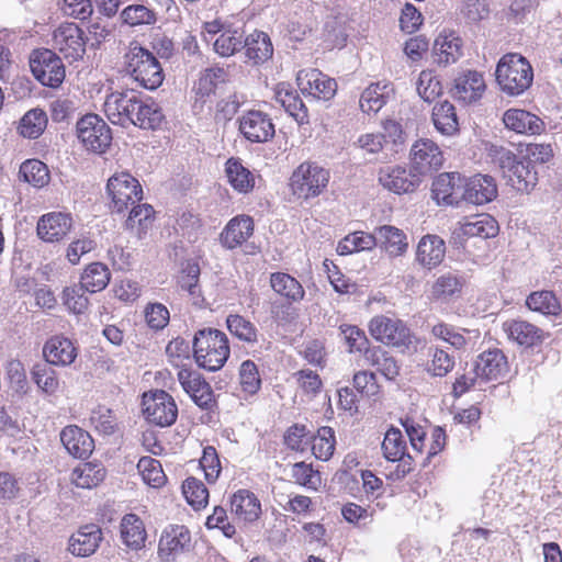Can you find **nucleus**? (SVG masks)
Wrapping results in <instances>:
<instances>
[{
	"label": "nucleus",
	"mask_w": 562,
	"mask_h": 562,
	"mask_svg": "<svg viewBox=\"0 0 562 562\" xmlns=\"http://www.w3.org/2000/svg\"><path fill=\"white\" fill-rule=\"evenodd\" d=\"M124 70L139 87L147 90H156L165 78L156 56L137 43H131L124 55Z\"/></svg>",
	"instance_id": "nucleus-1"
},
{
	"label": "nucleus",
	"mask_w": 562,
	"mask_h": 562,
	"mask_svg": "<svg viewBox=\"0 0 562 562\" xmlns=\"http://www.w3.org/2000/svg\"><path fill=\"white\" fill-rule=\"evenodd\" d=\"M193 353L199 367L209 371L220 370L231 353L226 334L214 328L200 329L193 338Z\"/></svg>",
	"instance_id": "nucleus-2"
},
{
	"label": "nucleus",
	"mask_w": 562,
	"mask_h": 562,
	"mask_svg": "<svg viewBox=\"0 0 562 562\" xmlns=\"http://www.w3.org/2000/svg\"><path fill=\"white\" fill-rule=\"evenodd\" d=\"M495 77L501 90L515 97L529 89L533 80V70L524 56L508 53L497 63Z\"/></svg>",
	"instance_id": "nucleus-3"
},
{
	"label": "nucleus",
	"mask_w": 562,
	"mask_h": 562,
	"mask_svg": "<svg viewBox=\"0 0 562 562\" xmlns=\"http://www.w3.org/2000/svg\"><path fill=\"white\" fill-rule=\"evenodd\" d=\"M329 170L316 162H302L290 178V187L299 199L308 200L318 196L327 188Z\"/></svg>",
	"instance_id": "nucleus-4"
},
{
	"label": "nucleus",
	"mask_w": 562,
	"mask_h": 562,
	"mask_svg": "<svg viewBox=\"0 0 562 562\" xmlns=\"http://www.w3.org/2000/svg\"><path fill=\"white\" fill-rule=\"evenodd\" d=\"M112 212L123 213L143 198V189L136 178L126 171L114 173L106 183Z\"/></svg>",
	"instance_id": "nucleus-5"
},
{
	"label": "nucleus",
	"mask_w": 562,
	"mask_h": 562,
	"mask_svg": "<svg viewBox=\"0 0 562 562\" xmlns=\"http://www.w3.org/2000/svg\"><path fill=\"white\" fill-rule=\"evenodd\" d=\"M77 137L87 150L103 154L112 142L109 125L97 114L82 116L76 125Z\"/></svg>",
	"instance_id": "nucleus-6"
},
{
	"label": "nucleus",
	"mask_w": 562,
	"mask_h": 562,
	"mask_svg": "<svg viewBox=\"0 0 562 562\" xmlns=\"http://www.w3.org/2000/svg\"><path fill=\"white\" fill-rule=\"evenodd\" d=\"M30 68L35 79L49 88L59 87L65 79L64 64L53 50L43 48L31 54Z\"/></svg>",
	"instance_id": "nucleus-7"
},
{
	"label": "nucleus",
	"mask_w": 562,
	"mask_h": 562,
	"mask_svg": "<svg viewBox=\"0 0 562 562\" xmlns=\"http://www.w3.org/2000/svg\"><path fill=\"white\" fill-rule=\"evenodd\" d=\"M205 33L213 41V48L222 57H229L243 48L244 31L218 20L204 24Z\"/></svg>",
	"instance_id": "nucleus-8"
},
{
	"label": "nucleus",
	"mask_w": 562,
	"mask_h": 562,
	"mask_svg": "<svg viewBox=\"0 0 562 562\" xmlns=\"http://www.w3.org/2000/svg\"><path fill=\"white\" fill-rule=\"evenodd\" d=\"M369 330L374 339L385 345L407 349L412 344L411 330L400 319L375 316L370 322Z\"/></svg>",
	"instance_id": "nucleus-9"
},
{
	"label": "nucleus",
	"mask_w": 562,
	"mask_h": 562,
	"mask_svg": "<svg viewBox=\"0 0 562 562\" xmlns=\"http://www.w3.org/2000/svg\"><path fill=\"white\" fill-rule=\"evenodd\" d=\"M381 448L387 461L400 462L390 479L401 480L413 470V457L406 452V441L398 428L392 427L386 431Z\"/></svg>",
	"instance_id": "nucleus-10"
},
{
	"label": "nucleus",
	"mask_w": 562,
	"mask_h": 562,
	"mask_svg": "<svg viewBox=\"0 0 562 562\" xmlns=\"http://www.w3.org/2000/svg\"><path fill=\"white\" fill-rule=\"evenodd\" d=\"M143 412L146 419L160 427L172 425L178 416V407L170 394L158 390L143 396Z\"/></svg>",
	"instance_id": "nucleus-11"
},
{
	"label": "nucleus",
	"mask_w": 562,
	"mask_h": 562,
	"mask_svg": "<svg viewBox=\"0 0 562 562\" xmlns=\"http://www.w3.org/2000/svg\"><path fill=\"white\" fill-rule=\"evenodd\" d=\"M411 168L419 176L430 175L441 168L443 155L439 146L431 139H417L409 151Z\"/></svg>",
	"instance_id": "nucleus-12"
},
{
	"label": "nucleus",
	"mask_w": 562,
	"mask_h": 562,
	"mask_svg": "<svg viewBox=\"0 0 562 562\" xmlns=\"http://www.w3.org/2000/svg\"><path fill=\"white\" fill-rule=\"evenodd\" d=\"M52 43L53 47L69 61L78 60L86 52L83 32L75 23L59 25L53 33Z\"/></svg>",
	"instance_id": "nucleus-13"
},
{
	"label": "nucleus",
	"mask_w": 562,
	"mask_h": 562,
	"mask_svg": "<svg viewBox=\"0 0 562 562\" xmlns=\"http://www.w3.org/2000/svg\"><path fill=\"white\" fill-rule=\"evenodd\" d=\"M239 132L251 143H266L274 136V124L270 115L259 110H250L239 119Z\"/></svg>",
	"instance_id": "nucleus-14"
},
{
	"label": "nucleus",
	"mask_w": 562,
	"mask_h": 562,
	"mask_svg": "<svg viewBox=\"0 0 562 562\" xmlns=\"http://www.w3.org/2000/svg\"><path fill=\"white\" fill-rule=\"evenodd\" d=\"M485 89L483 74L476 70H464L454 78L451 94L457 101L468 105L481 100Z\"/></svg>",
	"instance_id": "nucleus-15"
},
{
	"label": "nucleus",
	"mask_w": 562,
	"mask_h": 562,
	"mask_svg": "<svg viewBox=\"0 0 562 562\" xmlns=\"http://www.w3.org/2000/svg\"><path fill=\"white\" fill-rule=\"evenodd\" d=\"M380 184L396 194L414 192L420 184L422 179L413 169L401 166H387L379 171Z\"/></svg>",
	"instance_id": "nucleus-16"
},
{
	"label": "nucleus",
	"mask_w": 562,
	"mask_h": 562,
	"mask_svg": "<svg viewBox=\"0 0 562 562\" xmlns=\"http://www.w3.org/2000/svg\"><path fill=\"white\" fill-rule=\"evenodd\" d=\"M178 380L192 401L202 409H211L214 404V394L211 385L198 372L190 369H180Z\"/></svg>",
	"instance_id": "nucleus-17"
},
{
	"label": "nucleus",
	"mask_w": 562,
	"mask_h": 562,
	"mask_svg": "<svg viewBox=\"0 0 562 562\" xmlns=\"http://www.w3.org/2000/svg\"><path fill=\"white\" fill-rule=\"evenodd\" d=\"M465 177L459 172L440 173L432 182V196L438 204L458 205L463 201Z\"/></svg>",
	"instance_id": "nucleus-18"
},
{
	"label": "nucleus",
	"mask_w": 562,
	"mask_h": 562,
	"mask_svg": "<svg viewBox=\"0 0 562 562\" xmlns=\"http://www.w3.org/2000/svg\"><path fill=\"white\" fill-rule=\"evenodd\" d=\"M191 535L184 526H170L164 530L158 544V555L165 562H170L175 558L189 549Z\"/></svg>",
	"instance_id": "nucleus-19"
},
{
	"label": "nucleus",
	"mask_w": 562,
	"mask_h": 562,
	"mask_svg": "<svg viewBox=\"0 0 562 562\" xmlns=\"http://www.w3.org/2000/svg\"><path fill=\"white\" fill-rule=\"evenodd\" d=\"M72 227L70 214L50 212L40 217L37 222V235L46 243H56L64 239Z\"/></svg>",
	"instance_id": "nucleus-20"
},
{
	"label": "nucleus",
	"mask_w": 562,
	"mask_h": 562,
	"mask_svg": "<svg viewBox=\"0 0 562 562\" xmlns=\"http://www.w3.org/2000/svg\"><path fill=\"white\" fill-rule=\"evenodd\" d=\"M503 330L510 341L524 348L536 347L544 340L543 330L524 319H508L504 322Z\"/></svg>",
	"instance_id": "nucleus-21"
},
{
	"label": "nucleus",
	"mask_w": 562,
	"mask_h": 562,
	"mask_svg": "<svg viewBox=\"0 0 562 562\" xmlns=\"http://www.w3.org/2000/svg\"><path fill=\"white\" fill-rule=\"evenodd\" d=\"M136 95L132 92H112L104 101L103 110L111 123L127 126L134 117L132 108Z\"/></svg>",
	"instance_id": "nucleus-22"
},
{
	"label": "nucleus",
	"mask_w": 562,
	"mask_h": 562,
	"mask_svg": "<svg viewBox=\"0 0 562 562\" xmlns=\"http://www.w3.org/2000/svg\"><path fill=\"white\" fill-rule=\"evenodd\" d=\"M255 223L249 215H237L228 221L220 235V241L226 249H235L254 234Z\"/></svg>",
	"instance_id": "nucleus-23"
},
{
	"label": "nucleus",
	"mask_w": 562,
	"mask_h": 562,
	"mask_svg": "<svg viewBox=\"0 0 562 562\" xmlns=\"http://www.w3.org/2000/svg\"><path fill=\"white\" fill-rule=\"evenodd\" d=\"M463 194V201L482 205L496 198L497 186L491 176L475 175L471 178H465Z\"/></svg>",
	"instance_id": "nucleus-24"
},
{
	"label": "nucleus",
	"mask_w": 562,
	"mask_h": 562,
	"mask_svg": "<svg viewBox=\"0 0 562 562\" xmlns=\"http://www.w3.org/2000/svg\"><path fill=\"white\" fill-rule=\"evenodd\" d=\"M276 101L300 125L308 123V110L296 89L285 82H280L274 89Z\"/></svg>",
	"instance_id": "nucleus-25"
},
{
	"label": "nucleus",
	"mask_w": 562,
	"mask_h": 562,
	"mask_svg": "<svg viewBox=\"0 0 562 562\" xmlns=\"http://www.w3.org/2000/svg\"><path fill=\"white\" fill-rule=\"evenodd\" d=\"M508 370L507 358L499 349H488L475 360L474 373L483 380H496Z\"/></svg>",
	"instance_id": "nucleus-26"
},
{
	"label": "nucleus",
	"mask_w": 562,
	"mask_h": 562,
	"mask_svg": "<svg viewBox=\"0 0 562 562\" xmlns=\"http://www.w3.org/2000/svg\"><path fill=\"white\" fill-rule=\"evenodd\" d=\"M43 356L52 366L66 367L77 358V349L69 338L56 335L45 342Z\"/></svg>",
	"instance_id": "nucleus-27"
},
{
	"label": "nucleus",
	"mask_w": 562,
	"mask_h": 562,
	"mask_svg": "<svg viewBox=\"0 0 562 562\" xmlns=\"http://www.w3.org/2000/svg\"><path fill=\"white\" fill-rule=\"evenodd\" d=\"M231 512L240 521L252 524L260 517L261 504L249 490H238L231 496Z\"/></svg>",
	"instance_id": "nucleus-28"
},
{
	"label": "nucleus",
	"mask_w": 562,
	"mask_h": 562,
	"mask_svg": "<svg viewBox=\"0 0 562 562\" xmlns=\"http://www.w3.org/2000/svg\"><path fill=\"white\" fill-rule=\"evenodd\" d=\"M120 538L122 543L132 551L145 548L147 531L144 521L136 514H125L120 522Z\"/></svg>",
	"instance_id": "nucleus-29"
},
{
	"label": "nucleus",
	"mask_w": 562,
	"mask_h": 562,
	"mask_svg": "<svg viewBox=\"0 0 562 562\" xmlns=\"http://www.w3.org/2000/svg\"><path fill=\"white\" fill-rule=\"evenodd\" d=\"M60 440L66 450L78 459H87L94 448L93 439L89 432L75 425L63 429Z\"/></svg>",
	"instance_id": "nucleus-30"
},
{
	"label": "nucleus",
	"mask_w": 562,
	"mask_h": 562,
	"mask_svg": "<svg viewBox=\"0 0 562 562\" xmlns=\"http://www.w3.org/2000/svg\"><path fill=\"white\" fill-rule=\"evenodd\" d=\"M225 175L228 183L238 193L247 194L256 186V175L238 157H231L226 160Z\"/></svg>",
	"instance_id": "nucleus-31"
},
{
	"label": "nucleus",
	"mask_w": 562,
	"mask_h": 562,
	"mask_svg": "<svg viewBox=\"0 0 562 562\" xmlns=\"http://www.w3.org/2000/svg\"><path fill=\"white\" fill-rule=\"evenodd\" d=\"M432 53L438 65L454 64L462 56V40L453 32H442L435 40Z\"/></svg>",
	"instance_id": "nucleus-32"
},
{
	"label": "nucleus",
	"mask_w": 562,
	"mask_h": 562,
	"mask_svg": "<svg viewBox=\"0 0 562 562\" xmlns=\"http://www.w3.org/2000/svg\"><path fill=\"white\" fill-rule=\"evenodd\" d=\"M132 112L134 117L131 124L143 130H156L164 120L160 106L151 99L143 100L136 97Z\"/></svg>",
	"instance_id": "nucleus-33"
},
{
	"label": "nucleus",
	"mask_w": 562,
	"mask_h": 562,
	"mask_svg": "<svg viewBox=\"0 0 562 562\" xmlns=\"http://www.w3.org/2000/svg\"><path fill=\"white\" fill-rule=\"evenodd\" d=\"M243 48L249 61L260 65L269 60L273 55V45L269 35L262 31H254L244 36Z\"/></svg>",
	"instance_id": "nucleus-34"
},
{
	"label": "nucleus",
	"mask_w": 562,
	"mask_h": 562,
	"mask_svg": "<svg viewBox=\"0 0 562 562\" xmlns=\"http://www.w3.org/2000/svg\"><path fill=\"white\" fill-rule=\"evenodd\" d=\"M102 540V531L98 525L81 527L70 538V551L78 557H89L95 552Z\"/></svg>",
	"instance_id": "nucleus-35"
},
{
	"label": "nucleus",
	"mask_w": 562,
	"mask_h": 562,
	"mask_svg": "<svg viewBox=\"0 0 562 562\" xmlns=\"http://www.w3.org/2000/svg\"><path fill=\"white\" fill-rule=\"evenodd\" d=\"M505 126L519 134H539L544 127L543 122L535 114L520 110L509 109L504 113Z\"/></svg>",
	"instance_id": "nucleus-36"
},
{
	"label": "nucleus",
	"mask_w": 562,
	"mask_h": 562,
	"mask_svg": "<svg viewBox=\"0 0 562 562\" xmlns=\"http://www.w3.org/2000/svg\"><path fill=\"white\" fill-rule=\"evenodd\" d=\"M393 87L385 81H379L370 85L361 93L359 105L363 113H378L390 100L393 94Z\"/></svg>",
	"instance_id": "nucleus-37"
},
{
	"label": "nucleus",
	"mask_w": 562,
	"mask_h": 562,
	"mask_svg": "<svg viewBox=\"0 0 562 562\" xmlns=\"http://www.w3.org/2000/svg\"><path fill=\"white\" fill-rule=\"evenodd\" d=\"M378 246L384 249L391 257L402 256L408 247L405 233L392 225H383L375 229Z\"/></svg>",
	"instance_id": "nucleus-38"
},
{
	"label": "nucleus",
	"mask_w": 562,
	"mask_h": 562,
	"mask_svg": "<svg viewBox=\"0 0 562 562\" xmlns=\"http://www.w3.org/2000/svg\"><path fill=\"white\" fill-rule=\"evenodd\" d=\"M505 178L517 191L529 192L537 184L538 173L530 160L522 159L512 165V169H507Z\"/></svg>",
	"instance_id": "nucleus-39"
},
{
	"label": "nucleus",
	"mask_w": 562,
	"mask_h": 562,
	"mask_svg": "<svg viewBox=\"0 0 562 562\" xmlns=\"http://www.w3.org/2000/svg\"><path fill=\"white\" fill-rule=\"evenodd\" d=\"M301 86L303 92L307 91L310 95L318 100H330L337 91L335 79L316 69L306 74V83L302 81Z\"/></svg>",
	"instance_id": "nucleus-40"
},
{
	"label": "nucleus",
	"mask_w": 562,
	"mask_h": 562,
	"mask_svg": "<svg viewBox=\"0 0 562 562\" xmlns=\"http://www.w3.org/2000/svg\"><path fill=\"white\" fill-rule=\"evenodd\" d=\"M445 252V241L440 237L426 236L418 243L416 259L422 266L431 269L442 261Z\"/></svg>",
	"instance_id": "nucleus-41"
},
{
	"label": "nucleus",
	"mask_w": 562,
	"mask_h": 562,
	"mask_svg": "<svg viewBox=\"0 0 562 562\" xmlns=\"http://www.w3.org/2000/svg\"><path fill=\"white\" fill-rule=\"evenodd\" d=\"M431 119L438 132L442 135H454L459 131V122L452 103L445 100L432 109Z\"/></svg>",
	"instance_id": "nucleus-42"
},
{
	"label": "nucleus",
	"mask_w": 562,
	"mask_h": 562,
	"mask_svg": "<svg viewBox=\"0 0 562 562\" xmlns=\"http://www.w3.org/2000/svg\"><path fill=\"white\" fill-rule=\"evenodd\" d=\"M226 327L232 336L249 346L256 345L261 337L255 324L239 314H229L226 317Z\"/></svg>",
	"instance_id": "nucleus-43"
},
{
	"label": "nucleus",
	"mask_w": 562,
	"mask_h": 562,
	"mask_svg": "<svg viewBox=\"0 0 562 562\" xmlns=\"http://www.w3.org/2000/svg\"><path fill=\"white\" fill-rule=\"evenodd\" d=\"M364 360L374 367L383 376L392 381L400 374V366L394 357L381 347H372L364 351Z\"/></svg>",
	"instance_id": "nucleus-44"
},
{
	"label": "nucleus",
	"mask_w": 562,
	"mask_h": 562,
	"mask_svg": "<svg viewBox=\"0 0 562 562\" xmlns=\"http://www.w3.org/2000/svg\"><path fill=\"white\" fill-rule=\"evenodd\" d=\"M111 272L106 265L102 262H92L83 270L80 284L89 293H97L105 289L110 282Z\"/></svg>",
	"instance_id": "nucleus-45"
},
{
	"label": "nucleus",
	"mask_w": 562,
	"mask_h": 562,
	"mask_svg": "<svg viewBox=\"0 0 562 562\" xmlns=\"http://www.w3.org/2000/svg\"><path fill=\"white\" fill-rule=\"evenodd\" d=\"M105 473V468L100 463H82L72 470L71 482L77 487L92 488L104 480Z\"/></svg>",
	"instance_id": "nucleus-46"
},
{
	"label": "nucleus",
	"mask_w": 562,
	"mask_h": 562,
	"mask_svg": "<svg viewBox=\"0 0 562 562\" xmlns=\"http://www.w3.org/2000/svg\"><path fill=\"white\" fill-rule=\"evenodd\" d=\"M32 381L36 384L38 390L47 395L52 396L59 390L60 383L57 372L52 368L48 362L35 363L31 370Z\"/></svg>",
	"instance_id": "nucleus-47"
},
{
	"label": "nucleus",
	"mask_w": 562,
	"mask_h": 562,
	"mask_svg": "<svg viewBox=\"0 0 562 562\" xmlns=\"http://www.w3.org/2000/svg\"><path fill=\"white\" fill-rule=\"evenodd\" d=\"M270 285L276 293L292 302H299L304 297V289L301 283L285 272H274L270 276Z\"/></svg>",
	"instance_id": "nucleus-48"
},
{
	"label": "nucleus",
	"mask_w": 562,
	"mask_h": 562,
	"mask_svg": "<svg viewBox=\"0 0 562 562\" xmlns=\"http://www.w3.org/2000/svg\"><path fill=\"white\" fill-rule=\"evenodd\" d=\"M526 306L541 315H558L561 312L559 299L552 291L541 290L530 293L526 299Z\"/></svg>",
	"instance_id": "nucleus-49"
},
{
	"label": "nucleus",
	"mask_w": 562,
	"mask_h": 562,
	"mask_svg": "<svg viewBox=\"0 0 562 562\" xmlns=\"http://www.w3.org/2000/svg\"><path fill=\"white\" fill-rule=\"evenodd\" d=\"M375 246H378V241L375 240V231L372 234L355 232L347 235L339 241L337 252L340 256H347L353 252L371 250Z\"/></svg>",
	"instance_id": "nucleus-50"
},
{
	"label": "nucleus",
	"mask_w": 562,
	"mask_h": 562,
	"mask_svg": "<svg viewBox=\"0 0 562 562\" xmlns=\"http://www.w3.org/2000/svg\"><path fill=\"white\" fill-rule=\"evenodd\" d=\"M428 355L430 359L427 361L425 370L431 376L443 378L453 370L456 360L447 350L437 346L429 347Z\"/></svg>",
	"instance_id": "nucleus-51"
},
{
	"label": "nucleus",
	"mask_w": 562,
	"mask_h": 562,
	"mask_svg": "<svg viewBox=\"0 0 562 562\" xmlns=\"http://www.w3.org/2000/svg\"><path fill=\"white\" fill-rule=\"evenodd\" d=\"M47 126V115L41 109L26 112L20 121L19 131L23 137L35 139L40 137Z\"/></svg>",
	"instance_id": "nucleus-52"
},
{
	"label": "nucleus",
	"mask_w": 562,
	"mask_h": 562,
	"mask_svg": "<svg viewBox=\"0 0 562 562\" xmlns=\"http://www.w3.org/2000/svg\"><path fill=\"white\" fill-rule=\"evenodd\" d=\"M460 231L468 237L491 238L497 234L498 225L492 216L482 214L473 221L464 223Z\"/></svg>",
	"instance_id": "nucleus-53"
},
{
	"label": "nucleus",
	"mask_w": 562,
	"mask_h": 562,
	"mask_svg": "<svg viewBox=\"0 0 562 562\" xmlns=\"http://www.w3.org/2000/svg\"><path fill=\"white\" fill-rule=\"evenodd\" d=\"M20 177L35 188H43L49 182V170L41 160L30 159L21 165Z\"/></svg>",
	"instance_id": "nucleus-54"
},
{
	"label": "nucleus",
	"mask_w": 562,
	"mask_h": 562,
	"mask_svg": "<svg viewBox=\"0 0 562 562\" xmlns=\"http://www.w3.org/2000/svg\"><path fill=\"white\" fill-rule=\"evenodd\" d=\"M463 280L456 273L440 276L432 285V295L437 300H448L461 293Z\"/></svg>",
	"instance_id": "nucleus-55"
},
{
	"label": "nucleus",
	"mask_w": 562,
	"mask_h": 562,
	"mask_svg": "<svg viewBox=\"0 0 562 562\" xmlns=\"http://www.w3.org/2000/svg\"><path fill=\"white\" fill-rule=\"evenodd\" d=\"M137 470L143 481L151 487H160L166 482V475L158 460L143 457L137 463Z\"/></svg>",
	"instance_id": "nucleus-56"
},
{
	"label": "nucleus",
	"mask_w": 562,
	"mask_h": 562,
	"mask_svg": "<svg viewBox=\"0 0 562 562\" xmlns=\"http://www.w3.org/2000/svg\"><path fill=\"white\" fill-rule=\"evenodd\" d=\"M335 445L334 429L324 426L317 430V434L313 438L312 451L317 459L327 461L335 451Z\"/></svg>",
	"instance_id": "nucleus-57"
},
{
	"label": "nucleus",
	"mask_w": 562,
	"mask_h": 562,
	"mask_svg": "<svg viewBox=\"0 0 562 562\" xmlns=\"http://www.w3.org/2000/svg\"><path fill=\"white\" fill-rule=\"evenodd\" d=\"M86 292L87 290L80 283L64 289L61 299L69 312L82 314L88 308L89 299Z\"/></svg>",
	"instance_id": "nucleus-58"
},
{
	"label": "nucleus",
	"mask_w": 562,
	"mask_h": 562,
	"mask_svg": "<svg viewBox=\"0 0 562 562\" xmlns=\"http://www.w3.org/2000/svg\"><path fill=\"white\" fill-rule=\"evenodd\" d=\"M187 502L194 508L204 507L209 501V491L204 483L195 477H188L182 484Z\"/></svg>",
	"instance_id": "nucleus-59"
},
{
	"label": "nucleus",
	"mask_w": 562,
	"mask_h": 562,
	"mask_svg": "<svg viewBox=\"0 0 562 562\" xmlns=\"http://www.w3.org/2000/svg\"><path fill=\"white\" fill-rule=\"evenodd\" d=\"M430 333L434 338L449 344L454 349H463L467 345V338L460 329L445 322L432 325Z\"/></svg>",
	"instance_id": "nucleus-60"
},
{
	"label": "nucleus",
	"mask_w": 562,
	"mask_h": 562,
	"mask_svg": "<svg viewBox=\"0 0 562 562\" xmlns=\"http://www.w3.org/2000/svg\"><path fill=\"white\" fill-rule=\"evenodd\" d=\"M239 383L241 390L249 394H256L261 386V379L257 364L251 360H245L239 368Z\"/></svg>",
	"instance_id": "nucleus-61"
},
{
	"label": "nucleus",
	"mask_w": 562,
	"mask_h": 562,
	"mask_svg": "<svg viewBox=\"0 0 562 562\" xmlns=\"http://www.w3.org/2000/svg\"><path fill=\"white\" fill-rule=\"evenodd\" d=\"M90 423L98 432L103 435L114 434L117 425L113 412L102 405L91 412Z\"/></svg>",
	"instance_id": "nucleus-62"
},
{
	"label": "nucleus",
	"mask_w": 562,
	"mask_h": 562,
	"mask_svg": "<svg viewBox=\"0 0 562 562\" xmlns=\"http://www.w3.org/2000/svg\"><path fill=\"white\" fill-rule=\"evenodd\" d=\"M154 213L155 211L150 204L134 205L126 220V227L133 229L137 226L139 235L145 233L153 222Z\"/></svg>",
	"instance_id": "nucleus-63"
},
{
	"label": "nucleus",
	"mask_w": 562,
	"mask_h": 562,
	"mask_svg": "<svg viewBox=\"0 0 562 562\" xmlns=\"http://www.w3.org/2000/svg\"><path fill=\"white\" fill-rule=\"evenodd\" d=\"M441 83L431 71H422L417 82V92L426 102H432L441 93Z\"/></svg>",
	"instance_id": "nucleus-64"
}]
</instances>
